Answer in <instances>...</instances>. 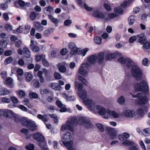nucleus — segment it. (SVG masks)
<instances>
[{
    "label": "nucleus",
    "instance_id": "64",
    "mask_svg": "<svg viewBox=\"0 0 150 150\" xmlns=\"http://www.w3.org/2000/svg\"><path fill=\"white\" fill-rule=\"evenodd\" d=\"M133 145L129 148V150H138L136 144L134 143V144Z\"/></svg>",
    "mask_w": 150,
    "mask_h": 150
},
{
    "label": "nucleus",
    "instance_id": "41",
    "mask_svg": "<svg viewBox=\"0 0 150 150\" xmlns=\"http://www.w3.org/2000/svg\"><path fill=\"white\" fill-rule=\"evenodd\" d=\"M94 42L97 44L100 45L101 44L102 38L99 37H96L94 38Z\"/></svg>",
    "mask_w": 150,
    "mask_h": 150
},
{
    "label": "nucleus",
    "instance_id": "5",
    "mask_svg": "<svg viewBox=\"0 0 150 150\" xmlns=\"http://www.w3.org/2000/svg\"><path fill=\"white\" fill-rule=\"evenodd\" d=\"M132 97L137 98L136 101L139 105L146 104L148 102L147 96L145 95L143 96V93H139L136 95H132Z\"/></svg>",
    "mask_w": 150,
    "mask_h": 150
},
{
    "label": "nucleus",
    "instance_id": "39",
    "mask_svg": "<svg viewBox=\"0 0 150 150\" xmlns=\"http://www.w3.org/2000/svg\"><path fill=\"white\" fill-rule=\"evenodd\" d=\"M122 144L125 146H129L134 144V142L129 140H126L122 142Z\"/></svg>",
    "mask_w": 150,
    "mask_h": 150
},
{
    "label": "nucleus",
    "instance_id": "47",
    "mask_svg": "<svg viewBox=\"0 0 150 150\" xmlns=\"http://www.w3.org/2000/svg\"><path fill=\"white\" fill-rule=\"evenodd\" d=\"M13 82V79L11 78L8 77L7 78L6 81V84L8 85H11L12 84Z\"/></svg>",
    "mask_w": 150,
    "mask_h": 150
},
{
    "label": "nucleus",
    "instance_id": "18",
    "mask_svg": "<svg viewBox=\"0 0 150 150\" xmlns=\"http://www.w3.org/2000/svg\"><path fill=\"white\" fill-rule=\"evenodd\" d=\"M33 137L37 141V143L40 140H42L45 139L44 137L42 134L38 132L35 133L33 136Z\"/></svg>",
    "mask_w": 150,
    "mask_h": 150
},
{
    "label": "nucleus",
    "instance_id": "44",
    "mask_svg": "<svg viewBox=\"0 0 150 150\" xmlns=\"http://www.w3.org/2000/svg\"><path fill=\"white\" fill-rule=\"evenodd\" d=\"M44 10H46L47 11L49 12L50 13H53V8L51 6H49L48 7H45L44 8Z\"/></svg>",
    "mask_w": 150,
    "mask_h": 150
},
{
    "label": "nucleus",
    "instance_id": "62",
    "mask_svg": "<svg viewBox=\"0 0 150 150\" xmlns=\"http://www.w3.org/2000/svg\"><path fill=\"white\" fill-rule=\"evenodd\" d=\"M11 99L14 103L17 104L18 102V99L15 96H11Z\"/></svg>",
    "mask_w": 150,
    "mask_h": 150
},
{
    "label": "nucleus",
    "instance_id": "6",
    "mask_svg": "<svg viewBox=\"0 0 150 150\" xmlns=\"http://www.w3.org/2000/svg\"><path fill=\"white\" fill-rule=\"evenodd\" d=\"M79 124L84 126L87 128H91L93 125L90 122V119L86 117H81L79 119Z\"/></svg>",
    "mask_w": 150,
    "mask_h": 150
},
{
    "label": "nucleus",
    "instance_id": "63",
    "mask_svg": "<svg viewBox=\"0 0 150 150\" xmlns=\"http://www.w3.org/2000/svg\"><path fill=\"white\" fill-rule=\"evenodd\" d=\"M143 47L144 48L148 49L150 48V45L149 43L146 40H145V42L143 44Z\"/></svg>",
    "mask_w": 150,
    "mask_h": 150
},
{
    "label": "nucleus",
    "instance_id": "1",
    "mask_svg": "<svg viewBox=\"0 0 150 150\" xmlns=\"http://www.w3.org/2000/svg\"><path fill=\"white\" fill-rule=\"evenodd\" d=\"M71 137L72 135L71 133L67 132L64 134L62 139V142H60L61 144L62 145V143L68 150H75L73 141H71L69 142Z\"/></svg>",
    "mask_w": 150,
    "mask_h": 150
},
{
    "label": "nucleus",
    "instance_id": "37",
    "mask_svg": "<svg viewBox=\"0 0 150 150\" xmlns=\"http://www.w3.org/2000/svg\"><path fill=\"white\" fill-rule=\"evenodd\" d=\"M45 57V55L42 54L40 55L37 54L35 55V59L37 62H39L41 59L42 61V59H43Z\"/></svg>",
    "mask_w": 150,
    "mask_h": 150
},
{
    "label": "nucleus",
    "instance_id": "50",
    "mask_svg": "<svg viewBox=\"0 0 150 150\" xmlns=\"http://www.w3.org/2000/svg\"><path fill=\"white\" fill-rule=\"evenodd\" d=\"M127 59L123 57H121L118 59V61L121 63L124 64L126 63Z\"/></svg>",
    "mask_w": 150,
    "mask_h": 150
},
{
    "label": "nucleus",
    "instance_id": "9",
    "mask_svg": "<svg viewBox=\"0 0 150 150\" xmlns=\"http://www.w3.org/2000/svg\"><path fill=\"white\" fill-rule=\"evenodd\" d=\"M95 113H98L99 115H103L106 114L107 110L105 108L100 105H96L92 111Z\"/></svg>",
    "mask_w": 150,
    "mask_h": 150
},
{
    "label": "nucleus",
    "instance_id": "60",
    "mask_svg": "<svg viewBox=\"0 0 150 150\" xmlns=\"http://www.w3.org/2000/svg\"><path fill=\"white\" fill-rule=\"evenodd\" d=\"M118 16V15L115 13H110L108 14V16L110 18H112Z\"/></svg>",
    "mask_w": 150,
    "mask_h": 150
},
{
    "label": "nucleus",
    "instance_id": "25",
    "mask_svg": "<svg viewBox=\"0 0 150 150\" xmlns=\"http://www.w3.org/2000/svg\"><path fill=\"white\" fill-rule=\"evenodd\" d=\"M23 52L25 57L27 58H29L31 55V52L29 49L26 47L23 48Z\"/></svg>",
    "mask_w": 150,
    "mask_h": 150
},
{
    "label": "nucleus",
    "instance_id": "13",
    "mask_svg": "<svg viewBox=\"0 0 150 150\" xmlns=\"http://www.w3.org/2000/svg\"><path fill=\"white\" fill-rule=\"evenodd\" d=\"M147 106H145V108H139L136 112V117L137 118L143 117L145 114L148 111Z\"/></svg>",
    "mask_w": 150,
    "mask_h": 150
},
{
    "label": "nucleus",
    "instance_id": "61",
    "mask_svg": "<svg viewBox=\"0 0 150 150\" xmlns=\"http://www.w3.org/2000/svg\"><path fill=\"white\" fill-rule=\"evenodd\" d=\"M25 148L28 150H33L34 147L33 144H29L27 145Z\"/></svg>",
    "mask_w": 150,
    "mask_h": 150
},
{
    "label": "nucleus",
    "instance_id": "2",
    "mask_svg": "<svg viewBox=\"0 0 150 150\" xmlns=\"http://www.w3.org/2000/svg\"><path fill=\"white\" fill-rule=\"evenodd\" d=\"M77 120L75 117H73L69 119L65 124H63L61 127V130L64 131L66 130L72 132L74 127L76 125Z\"/></svg>",
    "mask_w": 150,
    "mask_h": 150
},
{
    "label": "nucleus",
    "instance_id": "46",
    "mask_svg": "<svg viewBox=\"0 0 150 150\" xmlns=\"http://www.w3.org/2000/svg\"><path fill=\"white\" fill-rule=\"evenodd\" d=\"M36 15L35 13L34 12H31L30 13L29 15V18L32 21L35 20L36 18Z\"/></svg>",
    "mask_w": 150,
    "mask_h": 150
},
{
    "label": "nucleus",
    "instance_id": "35",
    "mask_svg": "<svg viewBox=\"0 0 150 150\" xmlns=\"http://www.w3.org/2000/svg\"><path fill=\"white\" fill-rule=\"evenodd\" d=\"M122 7L120 6L118 7L115 8L114 9V11L116 13L122 14L123 13V10Z\"/></svg>",
    "mask_w": 150,
    "mask_h": 150
},
{
    "label": "nucleus",
    "instance_id": "21",
    "mask_svg": "<svg viewBox=\"0 0 150 150\" xmlns=\"http://www.w3.org/2000/svg\"><path fill=\"white\" fill-rule=\"evenodd\" d=\"M78 94L79 98L82 99L83 100L86 98L87 96V92L85 90L78 91Z\"/></svg>",
    "mask_w": 150,
    "mask_h": 150
},
{
    "label": "nucleus",
    "instance_id": "19",
    "mask_svg": "<svg viewBox=\"0 0 150 150\" xmlns=\"http://www.w3.org/2000/svg\"><path fill=\"white\" fill-rule=\"evenodd\" d=\"M33 24L35 28L38 31L41 32L43 30L44 27L39 22L34 21Z\"/></svg>",
    "mask_w": 150,
    "mask_h": 150
},
{
    "label": "nucleus",
    "instance_id": "48",
    "mask_svg": "<svg viewBox=\"0 0 150 150\" xmlns=\"http://www.w3.org/2000/svg\"><path fill=\"white\" fill-rule=\"evenodd\" d=\"M54 75L55 79H59L62 78V76L59 72H54Z\"/></svg>",
    "mask_w": 150,
    "mask_h": 150
},
{
    "label": "nucleus",
    "instance_id": "28",
    "mask_svg": "<svg viewBox=\"0 0 150 150\" xmlns=\"http://www.w3.org/2000/svg\"><path fill=\"white\" fill-rule=\"evenodd\" d=\"M116 57V54L114 53H107L105 55V59L106 60H110L114 59Z\"/></svg>",
    "mask_w": 150,
    "mask_h": 150
},
{
    "label": "nucleus",
    "instance_id": "38",
    "mask_svg": "<svg viewBox=\"0 0 150 150\" xmlns=\"http://www.w3.org/2000/svg\"><path fill=\"white\" fill-rule=\"evenodd\" d=\"M126 66L129 68L131 66H133L132 65L133 64V62L130 59L127 58L126 59Z\"/></svg>",
    "mask_w": 150,
    "mask_h": 150
},
{
    "label": "nucleus",
    "instance_id": "29",
    "mask_svg": "<svg viewBox=\"0 0 150 150\" xmlns=\"http://www.w3.org/2000/svg\"><path fill=\"white\" fill-rule=\"evenodd\" d=\"M17 4L21 7H28L30 5L29 2H25L24 1L22 0H18L17 2Z\"/></svg>",
    "mask_w": 150,
    "mask_h": 150
},
{
    "label": "nucleus",
    "instance_id": "56",
    "mask_svg": "<svg viewBox=\"0 0 150 150\" xmlns=\"http://www.w3.org/2000/svg\"><path fill=\"white\" fill-rule=\"evenodd\" d=\"M139 144L141 148L143 150H146V149L143 141L142 140H140L139 142Z\"/></svg>",
    "mask_w": 150,
    "mask_h": 150
},
{
    "label": "nucleus",
    "instance_id": "45",
    "mask_svg": "<svg viewBox=\"0 0 150 150\" xmlns=\"http://www.w3.org/2000/svg\"><path fill=\"white\" fill-rule=\"evenodd\" d=\"M17 95L20 98H23L25 96V94L24 91L21 90L18 92Z\"/></svg>",
    "mask_w": 150,
    "mask_h": 150
},
{
    "label": "nucleus",
    "instance_id": "26",
    "mask_svg": "<svg viewBox=\"0 0 150 150\" xmlns=\"http://www.w3.org/2000/svg\"><path fill=\"white\" fill-rule=\"evenodd\" d=\"M10 91L5 88H2L0 89V95H6L9 94Z\"/></svg>",
    "mask_w": 150,
    "mask_h": 150
},
{
    "label": "nucleus",
    "instance_id": "32",
    "mask_svg": "<svg viewBox=\"0 0 150 150\" xmlns=\"http://www.w3.org/2000/svg\"><path fill=\"white\" fill-rule=\"evenodd\" d=\"M25 76L27 82H30L33 79V75L30 73H26L25 74Z\"/></svg>",
    "mask_w": 150,
    "mask_h": 150
},
{
    "label": "nucleus",
    "instance_id": "31",
    "mask_svg": "<svg viewBox=\"0 0 150 150\" xmlns=\"http://www.w3.org/2000/svg\"><path fill=\"white\" fill-rule=\"evenodd\" d=\"M136 17L133 15L130 16L128 18V25H133L135 21Z\"/></svg>",
    "mask_w": 150,
    "mask_h": 150
},
{
    "label": "nucleus",
    "instance_id": "4",
    "mask_svg": "<svg viewBox=\"0 0 150 150\" xmlns=\"http://www.w3.org/2000/svg\"><path fill=\"white\" fill-rule=\"evenodd\" d=\"M20 121L23 125L26 126L32 131L35 130L37 128L35 122L30 120L22 118L20 120Z\"/></svg>",
    "mask_w": 150,
    "mask_h": 150
},
{
    "label": "nucleus",
    "instance_id": "30",
    "mask_svg": "<svg viewBox=\"0 0 150 150\" xmlns=\"http://www.w3.org/2000/svg\"><path fill=\"white\" fill-rule=\"evenodd\" d=\"M136 38H138V41L141 44H143L145 42L146 40L144 39V34H141L140 35H137L136 36Z\"/></svg>",
    "mask_w": 150,
    "mask_h": 150
},
{
    "label": "nucleus",
    "instance_id": "16",
    "mask_svg": "<svg viewBox=\"0 0 150 150\" xmlns=\"http://www.w3.org/2000/svg\"><path fill=\"white\" fill-rule=\"evenodd\" d=\"M93 11L92 15L93 17L100 19L105 18V16L104 14L102 12L99 11L97 9L94 10Z\"/></svg>",
    "mask_w": 150,
    "mask_h": 150
},
{
    "label": "nucleus",
    "instance_id": "14",
    "mask_svg": "<svg viewBox=\"0 0 150 150\" xmlns=\"http://www.w3.org/2000/svg\"><path fill=\"white\" fill-rule=\"evenodd\" d=\"M106 130L107 133L112 139H114L116 138V131L114 128L108 127Z\"/></svg>",
    "mask_w": 150,
    "mask_h": 150
},
{
    "label": "nucleus",
    "instance_id": "22",
    "mask_svg": "<svg viewBox=\"0 0 150 150\" xmlns=\"http://www.w3.org/2000/svg\"><path fill=\"white\" fill-rule=\"evenodd\" d=\"M49 86L52 89L56 91H59L62 89V88L59 85L58 83H51Z\"/></svg>",
    "mask_w": 150,
    "mask_h": 150
},
{
    "label": "nucleus",
    "instance_id": "17",
    "mask_svg": "<svg viewBox=\"0 0 150 150\" xmlns=\"http://www.w3.org/2000/svg\"><path fill=\"white\" fill-rule=\"evenodd\" d=\"M124 115L125 117H133L135 116V111L133 110H127L124 112Z\"/></svg>",
    "mask_w": 150,
    "mask_h": 150
},
{
    "label": "nucleus",
    "instance_id": "57",
    "mask_svg": "<svg viewBox=\"0 0 150 150\" xmlns=\"http://www.w3.org/2000/svg\"><path fill=\"white\" fill-rule=\"evenodd\" d=\"M89 50V49L88 48H85L83 50V51H81L80 52H79L80 53V54H81L82 56H84L85 55L87 52Z\"/></svg>",
    "mask_w": 150,
    "mask_h": 150
},
{
    "label": "nucleus",
    "instance_id": "33",
    "mask_svg": "<svg viewBox=\"0 0 150 150\" xmlns=\"http://www.w3.org/2000/svg\"><path fill=\"white\" fill-rule=\"evenodd\" d=\"M142 134L145 137L149 136L150 135V128H145L143 129L142 131Z\"/></svg>",
    "mask_w": 150,
    "mask_h": 150
},
{
    "label": "nucleus",
    "instance_id": "11",
    "mask_svg": "<svg viewBox=\"0 0 150 150\" xmlns=\"http://www.w3.org/2000/svg\"><path fill=\"white\" fill-rule=\"evenodd\" d=\"M121 116L120 114L114 110H109L107 112V115L104 116L103 118L108 119L109 118H117Z\"/></svg>",
    "mask_w": 150,
    "mask_h": 150
},
{
    "label": "nucleus",
    "instance_id": "20",
    "mask_svg": "<svg viewBox=\"0 0 150 150\" xmlns=\"http://www.w3.org/2000/svg\"><path fill=\"white\" fill-rule=\"evenodd\" d=\"M97 56L96 54L91 55L88 58V62L89 65L95 62L97 60Z\"/></svg>",
    "mask_w": 150,
    "mask_h": 150
},
{
    "label": "nucleus",
    "instance_id": "55",
    "mask_svg": "<svg viewBox=\"0 0 150 150\" xmlns=\"http://www.w3.org/2000/svg\"><path fill=\"white\" fill-rule=\"evenodd\" d=\"M29 100L27 98H25L23 100V103L25 105L29 108L30 104L29 103Z\"/></svg>",
    "mask_w": 150,
    "mask_h": 150
},
{
    "label": "nucleus",
    "instance_id": "42",
    "mask_svg": "<svg viewBox=\"0 0 150 150\" xmlns=\"http://www.w3.org/2000/svg\"><path fill=\"white\" fill-rule=\"evenodd\" d=\"M38 144L41 148L45 146L46 145V142L45 140V139L38 142Z\"/></svg>",
    "mask_w": 150,
    "mask_h": 150
},
{
    "label": "nucleus",
    "instance_id": "52",
    "mask_svg": "<svg viewBox=\"0 0 150 150\" xmlns=\"http://www.w3.org/2000/svg\"><path fill=\"white\" fill-rule=\"evenodd\" d=\"M96 126L99 130L101 132H103L104 129L103 125L101 124L98 123L96 124Z\"/></svg>",
    "mask_w": 150,
    "mask_h": 150
},
{
    "label": "nucleus",
    "instance_id": "3",
    "mask_svg": "<svg viewBox=\"0 0 150 150\" xmlns=\"http://www.w3.org/2000/svg\"><path fill=\"white\" fill-rule=\"evenodd\" d=\"M134 88L136 91H143L145 93L148 92L149 90L148 84L144 80L135 83L134 85Z\"/></svg>",
    "mask_w": 150,
    "mask_h": 150
},
{
    "label": "nucleus",
    "instance_id": "59",
    "mask_svg": "<svg viewBox=\"0 0 150 150\" xmlns=\"http://www.w3.org/2000/svg\"><path fill=\"white\" fill-rule=\"evenodd\" d=\"M0 44L2 47L4 48L6 47L7 45V43L5 40H2L1 41Z\"/></svg>",
    "mask_w": 150,
    "mask_h": 150
},
{
    "label": "nucleus",
    "instance_id": "58",
    "mask_svg": "<svg viewBox=\"0 0 150 150\" xmlns=\"http://www.w3.org/2000/svg\"><path fill=\"white\" fill-rule=\"evenodd\" d=\"M1 100L2 102L3 103H9L10 102V100L6 97L1 98Z\"/></svg>",
    "mask_w": 150,
    "mask_h": 150
},
{
    "label": "nucleus",
    "instance_id": "34",
    "mask_svg": "<svg viewBox=\"0 0 150 150\" xmlns=\"http://www.w3.org/2000/svg\"><path fill=\"white\" fill-rule=\"evenodd\" d=\"M53 28H49L45 31L44 35L45 36H48L53 32Z\"/></svg>",
    "mask_w": 150,
    "mask_h": 150
},
{
    "label": "nucleus",
    "instance_id": "43",
    "mask_svg": "<svg viewBox=\"0 0 150 150\" xmlns=\"http://www.w3.org/2000/svg\"><path fill=\"white\" fill-rule=\"evenodd\" d=\"M29 96L31 98L36 99L38 98V95L37 93L30 91L29 93Z\"/></svg>",
    "mask_w": 150,
    "mask_h": 150
},
{
    "label": "nucleus",
    "instance_id": "53",
    "mask_svg": "<svg viewBox=\"0 0 150 150\" xmlns=\"http://www.w3.org/2000/svg\"><path fill=\"white\" fill-rule=\"evenodd\" d=\"M31 48L33 52H38L40 50V48L38 45H35Z\"/></svg>",
    "mask_w": 150,
    "mask_h": 150
},
{
    "label": "nucleus",
    "instance_id": "23",
    "mask_svg": "<svg viewBox=\"0 0 150 150\" xmlns=\"http://www.w3.org/2000/svg\"><path fill=\"white\" fill-rule=\"evenodd\" d=\"M4 115L6 117L12 118L13 116L14 113L9 110H6L4 111Z\"/></svg>",
    "mask_w": 150,
    "mask_h": 150
},
{
    "label": "nucleus",
    "instance_id": "24",
    "mask_svg": "<svg viewBox=\"0 0 150 150\" xmlns=\"http://www.w3.org/2000/svg\"><path fill=\"white\" fill-rule=\"evenodd\" d=\"M97 56V60L99 63H102L103 62L104 57V54L103 52L99 53Z\"/></svg>",
    "mask_w": 150,
    "mask_h": 150
},
{
    "label": "nucleus",
    "instance_id": "12",
    "mask_svg": "<svg viewBox=\"0 0 150 150\" xmlns=\"http://www.w3.org/2000/svg\"><path fill=\"white\" fill-rule=\"evenodd\" d=\"M83 102L85 105L88 106V108L92 111L96 106L95 103L91 98H86L83 100Z\"/></svg>",
    "mask_w": 150,
    "mask_h": 150
},
{
    "label": "nucleus",
    "instance_id": "27",
    "mask_svg": "<svg viewBox=\"0 0 150 150\" xmlns=\"http://www.w3.org/2000/svg\"><path fill=\"white\" fill-rule=\"evenodd\" d=\"M48 17L52 22L56 26H57V24L59 22V21L58 19L55 18L51 14L48 15Z\"/></svg>",
    "mask_w": 150,
    "mask_h": 150
},
{
    "label": "nucleus",
    "instance_id": "49",
    "mask_svg": "<svg viewBox=\"0 0 150 150\" xmlns=\"http://www.w3.org/2000/svg\"><path fill=\"white\" fill-rule=\"evenodd\" d=\"M75 86L76 87V88H77L78 90V91H82V89L83 87L82 84L80 83L79 84L78 83H76Z\"/></svg>",
    "mask_w": 150,
    "mask_h": 150
},
{
    "label": "nucleus",
    "instance_id": "8",
    "mask_svg": "<svg viewBox=\"0 0 150 150\" xmlns=\"http://www.w3.org/2000/svg\"><path fill=\"white\" fill-rule=\"evenodd\" d=\"M68 47L71 51L70 54L72 56L80 54V53L79 52L81 51V49L77 48L76 45L74 43L70 42L69 44Z\"/></svg>",
    "mask_w": 150,
    "mask_h": 150
},
{
    "label": "nucleus",
    "instance_id": "40",
    "mask_svg": "<svg viewBox=\"0 0 150 150\" xmlns=\"http://www.w3.org/2000/svg\"><path fill=\"white\" fill-rule=\"evenodd\" d=\"M125 102V98L122 96L119 98L117 99V102L120 105H123Z\"/></svg>",
    "mask_w": 150,
    "mask_h": 150
},
{
    "label": "nucleus",
    "instance_id": "7",
    "mask_svg": "<svg viewBox=\"0 0 150 150\" xmlns=\"http://www.w3.org/2000/svg\"><path fill=\"white\" fill-rule=\"evenodd\" d=\"M132 74L138 80H141L142 73L140 69L137 66L133 65L131 70Z\"/></svg>",
    "mask_w": 150,
    "mask_h": 150
},
{
    "label": "nucleus",
    "instance_id": "36",
    "mask_svg": "<svg viewBox=\"0 0 150 150\" xmlns=\"http://www.w3.org/2000/svg\"><path fill=\"white\" fill-rule=\"evenodd\" d=\"M37 117L44 122H47L48 120V119L46 115H42L41 114H38L37 115Z\"/></svg>",
    "mask_w": 150,
    "mask_h": 150
},
{
    "label": "nucleus",
    "instance_id": "54",
    "mask_svg": "<svg viewBox=\"0 0 150 150\" xmlns=\"http://www.w3.org/2000/svg\"><path fill=\"white\" fill-rule=\"evenodd\" d=\"M5 29L7 31H11L12 29V27L9 24L7 23L5 25Z\"/></svg>",
    "mask_w": 150,
    "mask_h": 150
},
{
    "label": "nucleus",
    "instance_id": "51",
    "mask_svg": "<svg viewBox=\"0 0 150 150\" xmlns=\"http://www.w3.org/2000/svg\"><path fill=\"white\" fill-rule=\"evenodd\" d=\"M13 60V59L11 57H8L6 59L5 63L6 64H10L12 62Z\"/></svg>",
    "mask_w": 150,
    "mask_h": 150
},
{
    "label": "nucleus",
    "instance_id": "10",
    "mask_svg": "<svg viewBox=\"0 0 150 150\" xmlns=\"http://www.w3.org/2000/svg\"><path fill=\"white\" fill-rule=\"evenodd\" d=\"M89 66L90 65L87 63L82 64L79 70V73L84 76H86L88 73L87 70Z\"/></svg>",
    "mask_w": 150,
    "mask_h": 150
},
{
    "label": "nucleus",
    "instance_id": "15",
    "mask_svg": "<svg viewBox=\"0 0 150 150\" xmlns=\"http://www.w3.org/2000/svg\"><path fill=\"white\" fill-rule=\"evenodd\" d=\"M66 65V63L64 62L59 63L57 65V67L60 72L64 73L67 71V68L65 67Z\"/></svg>",
    "mask_w": 150,
    "mask_h": 150
}]
</instances>
